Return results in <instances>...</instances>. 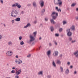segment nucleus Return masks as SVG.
Returning <instances> with one entry per match:
<instances>
[{
    "mask_svg": "<svg viewBox=\"0 0 78 78\" xmlns=\"http://www.w3.org/2000/svg\"><path fill=\"white\" fill-rule=\"evenodd\" d=\"M54 3L55 5L61 6L62 5V1L61 0H54Z\"/></svg>",
    "mask_w": 78,
    "mask_h": 78,
    "instance_id": "obj_1",
    "label": "nucleus"
},
{
    "mask_svg": "<svg viewBox=\"0 0 78 78\" xmlns=\"http://www.w3.org/2000/svg\"><path fill=\"white\" fill-rule=\"evenodd\" d=\"M18 14V12L16 10H13L11 12V16L13 17H16Z\"/></svg>",
    "mask_w": 78,
    "mask_h": 78,
    "instance_id": "obj_2",
    "label": "nucleus"
},
{
    "mask_svg": "<svg viewBox=\"0 0 78 78\" xmlns=\"http://www.w3.org/2000/svg\"><path fill=\"white\" fill-rule=\"evenodd\" d=\"M66 31L67 32V35L68 36L70 37L72 36V32L70 31V28H68L66 30Z\"/></svg>",
    "mask_w": 78,
    "mask_h": 78,
    "instance_id": "obj_3",
    "label": "nucleus"
},
{
    "mask_svg": "<svg viewBox=\"0 0 78 78\" xmlns=\"http://www.w3.org/2000/svg\"><path fill=\"white\" fill-rule=\"evenodd\" d=\"M41 7H42L44 6V1L43 0H40L39 2Z\"/></svg>",
    "mask_w": 78,
    "mask_h": 78,
    "instance_id": "obj_4",
    "label": "nucleus"
},
{
    "mask_svg": "<svg viewBox=\"0 0 78 78\" xmlns=\"http://www.w3.org/2000/svg\"><path fill=\"white\" fill-rule=\"evenodd\" d=\"M30 42H33V41H35V38H34V37L30 35Z\"/></svg>",
    "mask_w": 78,
    "mask_h": 78,
    "instance_id": "obj_5",
    "label": "nucleus"
},
{
    "mask_svg": "<svg viewBox=\"0 0 78 78\" xmlns=\"http://www.w3.org/2000/svg\"><path fill=\"white\" fill-rule=\"evenodd\" d=\"M15 62L17 63V64H20L22 63V61L19 59L16 60Z\"/></svg>",
    "mask_w": 78,
    "mask_h": 78,
    "instance_id": "obj_6",
    "label": "nucleus"
},
{
    "mask_svg": "<svg viewBox=\"0 0 78 78\" xmlns=\"http://www.w3.org/2000/svg\"><path fill=\"white\" fill-rule=\"evenodd\" d=\"M6 54L8 56H12V51H8L7 52Z\"/></svg>",
    "mask_w": 78,
    "mask_h": 78,
    "instance_id": "obj_7",
    "label": "nucleus"
},
{
    "mask_svg": "<svg viewBox=\"0 0 78 78\" xmlns=\"http://www.w3.org/2000/svg\"><path fill=\"white\" fill-rule=\"evenodd\" d=\"M59 52L57 51H54L53 55L54 56H58Z\"/></svg>",
    "mask_w": 78,
    "mask_h": 78,
    "instance_id": "obj_8",
    "label": "nucleus"
},
{
    "mask_svg": "<svg viewBox=\"0 0 78 78\" xmlns=\"http://www.w3.org/2000/svg\"><path fill=\"white\" fill-rule=\"evenodd\" d=\"M47 55L49 58H50V55H51V51L49 50L47 52Z\"/></svg>",
    "mask_w": 78,
    "mask_h": 78,
    "instance_id": "obj_9",
    "label": "nucleus"
},
{
    "mask_svg": "<svg viewBox=\"0 0 78 78\" xmlns=\"http://www.w3.org/2000/svg\"><path fill=\"white\" fill-rule=\"evenodd\" d=\"M71 30H72V31H75V27L74 25H73L70 28Z\"/></svg>",
    "mask_w": 78,
    "mask_h": 78,
    "instance_id": "obj_10",
    "label": "nucleus"
},
{
    "mask_svg": "<svg viewBox=\"0 0 78 78\" xmlns=\"http://www.w3.org/2000/svg\"><path fill=\"white\" fill-rule=\"evenodd\" d=\"M19 71H16V74L17 75H19L20 73L21 72V69H20L19 70Z\"/></svg>",
    "mask_w": 78,
    "mask_h": 78,
    "instance_id": "obj_11",
    "label": "nucleus"
},
{
    "mask_svg": "<svg viewBox=\"0 0 78 78\" xmlns=\"http://www.w3.org/2000/svg\"><path fill=\"white\" fill-rule=\"evenodd\" d=\"M33 6L34 7H37V5L36 4V2L34 1L33 2Z\"/></svg>",
    "mask_w": 78,
    "mask_h": 78,
    "instance_id": "obj_12",
    "label": "nucleus"
},
{
    "mask_svg": "<svg viewBox=\"0 0 78 78\" xmlns=\"http://www.w3.org/2000/svg\"><path fill=\"white\" fill-rule=\"evenodd\" d=\"M56 63L57 64H59V65H60V64H61V61L60 60H57Z\"/></svg>",
    "mask_w": 78,
    "mask_h": 78,
    "instance_id": "obj_13",
    "label": "nucleus"
},
{
    "mask_svg": "<svg viewBox=\"0 0 78 78\" xmlns=\"http://www.w3.org/2000/svg\"><path fill=\"white\" fill-rule=\"evenodd\" d=\"M55 9L58 12H59V11L60 12H61V9H58V7H55Z\"/></svg>",
    "mask_w": 78,
    "mask_h": 78,
    "instance_id": "obj_14",
    "label": "nucleus"
},
{
    "mask_svg": "<svg viewBox=\"0 0 78 78\" xmlns=\"http://www.w3.org/2000/svg\"><path fill=\"white\" fill-rule=\"evenodd\" d=\"M52 64L53 67H56V63H55V61H53L52 62Z\"/></svg>",
    "mask_w": 78,
    "mask_h": 78,
    "instance_id": "obj_15",
    "label": "nucleus"
},
{
    "mask_svg": "<svg viewBox=\"0 0 78 78\" xmlns=\"http://www.w3.org/2000/svg\"><path fill=\"white\" fill-rule=\"evenodd\" d=\"M50 21L52 24H55V23H55V21H54V20L53 19H51L50 20Z\"/></svg>",
    "mask_w": 78,
    "mask_h": 78,
    "instance_id": "obj_16",
    "label": "nucleus"
},
{
    "mask_svg": "<svg viewBox=\"0 0 78 78\" xmlns=\"http://www.w3.org/2000/svg\"><path fill=\"white\" fill-rule=\"evenodd\" d=\"M51 31V32H53L54 30V28H53V27L51 26L50 27Z\"/></svg>",
    "mask_w": 78,
    "mask_h": 78,
    "instance_id": "obj_17",
    "label": "nucleus"
},
{
    "mask_svg": "<svg viewBox=\"0 0 78 78\" xmlns=\"http://www.w3.org/2000/svg\"><path fill=\"white\" fill-rule=\"evenodd\" d=\"M69 73V70L68 69H67L65 72L66 74H68Z\"/></svg>",
    "mask_w": 78,
    "mask_h": 78,
    "instance_id": "obj_18",
    "label": "nucleus"
},
{
    "mask_svg": "<svg viewBox=\"0 0 78 78\" xmlns=\"http://www.w3.org/2000/svg\"><path fill=\"white\" fill-rule=\"evenodd\" d=\"M16 21H17V22H19L20 21V18H17L15 19Z\"/></svg>",
    "mask_w": 78,
    "mask_h": 78,
    "instance_id": "obj_19",
    "label": "nucleus"
},
{
    "mask_svg": "<svg viewBox=\"0 0 78 78\" xmlns=\"http://www.w3.org/2000/svg\"><path fill=\"white\" fill-rule=\"evenodd\" d=\"M53 42H54V44H55V45H58V43H57L56 41L55 40H54L53 41Z\"/></svg>",
    "mask_w": 78,
    "mask_h": 78,
    "instance_id": "obj_20",
    "label": "nucleus"
},
{
    "mask_svg": "<svg viewBox=\"0 0 78 78\" xmlns=\"http://www.w3.org/2000/svg\"><path fill=\"white\" fill-rule=\"evenodd\" d=\"M17 5H19V3H15L12 5V6L16 7V6H17Z\"/></svg>",
    "mask_w": 78,
    "mask_h": 78,
    "instance_id": "obj_21",
    "label": "nucleus"
},
{
    "mask_svg": "<svg viewBox=\"0 0 78 78\" xmlns=\"http://www.w3.org/2000/svg\"><path fill=\"white\" fill-rule=\"evenodd\" d=\"M33 34H34V37H36V34H37V32L35 31V32H34L33 33Z\"/></svg>",
    "mask_w": 78,
    "mask_h": 78,
    "instance_id": "obj_22",
    "label": "nucleus"
},
{
    "mask_svg": "<svg viewBox=\"0 0 78 78\" xmlns=\"http://www.w3.org/2000/svg\"><path fill=\"white\" fill-rule=\"evenodd\" d=\"M61 70V72L63 73L64 72V70H63V68L61 66L60 68Z\"/></svg>",
    "mask_w": 78,
    "mask_h": 78,
    "instance_id": "obj_23",
    "label": "nucleus"
},
{
    "mask_svg": "<svg viewBox=\"0 0 78 78\" xmlns=\"http://www.w3.org/2000/svg\"><path fill=\"white\" fill-rule=\"evenodd\" d=\"M56 16H52V19H53V20H56Z\"/></svg>",
    "mask_w": 78,
    "mask_h": 78,
    "instance_id": "obj_24",
    "label": "nucleus"
},
{
    "mask_svg": "<svg viewBox=\"0 0 78 78\" xmlns=\"http://www.w3.org/2000/svg\"><path fill=\"white\" fill-rule=\"evenodd\" d=\"M45 9H43L42 10L41 12H42V13H44V12H45Z\"/></svg>",
    "mask_w": 78,
    "mask_h": 78,
    "instance_id": "obj_25",
    "label": "nucleus"
},
{
    "mask_svg": "<svg viewBox=\"0 0 78 78\" xmlns=\"http://www.w3.org/2000/svg\"><path fill=\"white\" fill-rule=\"evenodd\" d=\"M43 74V72L42 71H41L38 73V75H42Z\"/></svg>",
    "mask_w": 78,
    "mask_h": 78,
    "instance_id": "obj_26",
    "label": "nucleus"
},
{
    "mask_svg": "<svg viewBox=\"0 0 78 78\" xmlns=\"http://www.w3.org/2000/svg\"><path fill=\"white\" fill-rule=\"evenodd\" d=\"M29 25H30V23H28L27 24L26 26L24 27L23 28H27V27H28V26H29Z\"/></svg>",
    "mask_w": 78,
    "mask_h": 78,
    "instance_id": "obj_27",
    "label": "nucleus"
},
{
    "mask_svg": "<svg viewBox=\"0 0 78 78\" xmlns=\"http://www.w3.org/2000/svg\"><path fill=\"white\" fill-rule=\"evenodd\" d=\"M17 6L18 8H19V9L21 8V5H20V4H17Z\"/></svg>",
    "mask_w": 78,
    "mask_h": 78,
    "instance_id": "obj_28",
    "label": "nucleus"
},
{
    "mask_svg": "<svg viewBox=\"0 0 78 78\" xmlns=\"http://www.w3.org/2000/svg\"><path fill=\"white\" fill-rule=\"evenodd\" d=\"M76 5V4L75 3H73L71 5V6H72V7H74Z\"/></svg>",
    "mask_w": 78,
    "mask_h": 78,
    "instance_id": "obj_29",
    "label": "nucleus"
},
{
    "mask_svg": "<svg viewBox=\"0 0 78 78\" xmlns=\"http://www.w3.org/2000/svg\"><path fill=\"white\" fill-rule=\"evenodd\" d=\"M76 42V40H74V41L72 40L71 41V43H72V44L75 43V42Z\"/></svg>",
    "mask_w": 78,
    "mask_h": 78,
    "instance_id": "obj_30",
    "label": "nucleus"
},
{
    "mask_svg": "<svg viewBox=\"0 0 78 78\" xmlns=\"http://www.w3.org/2000/svg\"><path fill=\"white\" fill-rule=\"evenodd\" d=\"M66 23H67V22H66V21H64L63 22V25H65V24H66Z\"/></svg>",
    "mask_w": 78,
    "mask_h": 78,
    "instance_id": "obj_31",
    "label": "nucleus"
},
{
    "mask_svg": "<svg viewBox=\"0 0 78 78\" xmlns=\"http://www.w3.org/2000/svg\"><path fill=\"white\" fill-rule=\"evenodd\" d=\"M62 30H63V29H62V28H60L59 29V32H61Z\"/></svg>",
    "mask_w": 78,
    "mask_h": 78,
    "instance_id": "obj_32",
    "label": "nucleus"
},
{
    "mask_svg": "<svg viewBox=\"0 0 78 78\" xmlns=\"http://www.w3.org/2000/svg\"><path fill=\"white\" fill-rule=\"evenodd\" d=\"M47 78H51V76L50 75H48L47 76Z\"/></svg>",
    "mask_w": 78,
    "mask_h": 78,
    "instance_id": "obj_33",
    "label": "nucleus"
},
{
    "mask_svg": "<svg viewBox=\"0 0 78 78\" xmlns=\"http://www.w3.org/2000/svg\"><path fill=\"white\" fill-rule=\"evenodd\" d=\"M20 45H23L24 44V42H23V41H21L20 42Z\"/></svg>",
    "mask_w": 78,
    "mask_h": 78,
    "instance_id": "obj_34",
    "label": "nucleus"
},
{
    "mask_svg": "<svg viewBox=\"0 0 78 78\" xmlns=\"http://www.w3.org/2000/svg\"><path fill=\"white\" fill-rule=\"evenodd\" d=\"M69 41H72V37H69Z\"/></svg>",
    "mask_w": 78,
    "mask_h": 78,
    "instance_id": "obj_35",
    "label": "nucleus"
},
{
    "mask_svg": "<svg viewBox=\"0 0 78 78\" xmlns=\"http://www.w3.org/2000/svg\"><path fill=\"white\" fill-rule=\"evenodd\" d=\"M8 44L9 45H11L12 44V42L11 41H9L8 42Z\"/></svg>",
    "mask_w": 78,
    "mask_h": 78,
    "instance_id": "obj_36",
    "label": "nucleus"
},
{
    "mask_svg": "<svg viewBox=\"0 0 78 78\" xmlns=\"http://www.w3.org/2000/svg\"><path fill=\"white\" fill-rule=\"evenodd\" d=\"M55 14H56V12H52V14L51 15V16H52V15H55Z\"/></svg>",
    "mask_w": 78,
    "mask_h": 78,
    "instance_id": "obj_37",
    "label": "nucleus"
},
{
    "mask_svg": "<svg viewBox=\"0 0 78 78\" xmlns=\"http://www.w3.org/2000/svg\"><path fill=\"white\" fill-rule=\"evenodd\" d=\"M37 22V20H35L34 23V24H36Z\"/></svg>",
    "mask_w": 78,
    "mask_h": 78,
    "instance_id": "obj_38",
    "label": "nucleus"
},
{
    "mask_svg": "<svg viewBox=\"0 0 78 78\" xmlns=\"http://www.w3.org/2000/svg\"><path fill=\"white\" fill-rule=\"evenodd\" d=\"M15 72H16V71L14 70H12L11 71V73H15Z\"/></svg>",
    "mask_w": 78,
    "mask_h": 78,
    "instance_id": "obj_39",
    "label": "nucleus"
},
{
    "mask_svg": "<svg viewBox=\"0 0 78 78\" xmlns=\"http://www.w3.org/2000/svg\"><path fill=\"white\" fill-rule=\"evenodd\" d=\"M19 40H22V37L20 36V37H19Z\"/></svg>",
    "mask_w": 78,
    "mask_h": 78,
    "instance_id": "obj_40",
    "label": "nucleus"
},
{
    "mask_svg": "<svg viewBox=\"0 0 78 78\" xmlns=\"http://www.w3.org/2000/svg\"><path fill=\"white\" fill-rule=\"evenodd\" d=\"M49 45L50 47L51 46H52V44H51V43H49Z\"/></svg>",
    "mask_w": 78,
    "mask_h": 78,
    "instance_id": "obj_41",
    "label": "nucleus"
},
{
    "mask_svg": "<svg viewBox=\"0 0 78 78\" xmlns=\"http://www.w3.org/2000/svg\"><path fill=\"white\" fill-rule=\"evenodd\" d=\"M55 36H57V37H58V36H59V35L58 34H55Z\"/></svg>",
    "mask_w": 78,
    "mask_h": 78,
    "instance_id": "obj_42",
    "label": "nucleus"
},
{
    "mask_svg": "<svg viewBox=\"0 0 78 78\" xmlns=\"http://www.w3.org/2000/svg\"><path fill=\"white\" fill-rule=\"evenodd\" d=\"M76 20H77L78 21V16H76Z\"/></svg>",
    "mask_w": 78,
    "mask_h": 78,
    "instance_id": "obj_43",
    "label": "nucleus"
},
{
    "mask_svg": "<svg viewBox=\"0 0 78 78\" xmlns=\"http://www.w3.org/2000/svg\"><path fill=\"white\" fill-rule=\"evenodd\" d=\"M45 20L46 22L48 21V18H45Z\"/></svg>",
    "mask_w": 78,
    "mask_h": 78,
    "instance_id": "obj_44",
    "label": "nucleus"
},
{
    "mask_svg": "<svg viewBox=\"0 0 78 78\" xmlns=\"http://www.w3.org/2000/svg\"><path fill=\"white\" fill-rule=\"evenodd\" d=\"M77 73V72L76 71H75L74 72V74H76Z\"/></svg>",
    "mask_w": 78,
    "mask_h": 78,
    "instance_id": "obj_45",
    "label": "nucleus"
},
{
    "mask_svg": "<svg viewBox=\"0 0 78 78\" xmlns=\"http://www.w3.org/2000/svg\"><path fill=\"white\" fill-rule=\"evenodd\" d=\"M27 43H30V40H27Z\"/></svg>",
    "mask_w": 78,
    "mask_h": 78,
    "instance_id": "obj_46",
    "label": "nucleus"
},
{
    "mask_svg": "<svg viewBox=\"0 0 78 78\" xmlns=\"http://www.w3.org/2000/svg\"><path fill=\"white\" fill-rule=\"evenodd\" d=\"M0 2H1V3H3V0H0Z\"/></svg>",
    "mask_w": 78,
    "mask_h": 78,
    "instance_id": "obj_47",
    "label": "nucleus"
},
{
    "mask_svg": "<svg viewBox=\"0 0 78 78\" xmlns=\"http://www.w3.org/2000/svg\"><path fill=\"white\" fill-rule=\"evenodd\" d=\"M55 14L56 15V16H58V13H55Z\"/></svg>",
    "mask_w": 78,
    "mask_h": 78,
    "instance_id": "obj_48",
    "label": "nucleus"
},
{
    "mask_svg": "<svg viewBox=\"0 0 78 78\" xmlns=\"http://www.w3.org/2000/svg\"><path fill=\"white\" fill-rule=\"evenodd\" d=\"M67 64L68 65H69V64H70V62H68L67 63Z\"/></svg>",
    "mask_w": 78,
    "mask_h": 78,
    "instance_id": "obj_49",
    "label": "nucleus"
},
{
    "mask_svg": "<svg viewBox=\"0 0 78 78\" xmlns=\"http://www.w3.org/2000/svg\"><path fill=\"white\" fill-rule=\"evenodd\" d=\"M70 69H73V66L72 65L70 66Z\"/></svg>",
    "mask_w": 78,
    "mask_h": 78,
    "instance_id": "obj_50",
    "label": "nucleus"
},
{
    "mask_svg": "<svg viewBox=\"0 0 78 78\" xmlns=\"http://www.w3.org/2000/svg\"><path fill=\"white\" fill-rule=\"evenodd\" d=\"M60 57L61 58H62V54H61L60 55Z\"/></svg>",
    "mask_w": 78,
    "mask_h": 78,
    "instance_id": "obj_51",
    "label": "nucleus"
},
{
    "mask_svg": "<svg viewBox=\"0 0 78 78\" xmlns=\"http://www.w3.org/2000/svg\"><path fill=\"white\" fill-rule=\"evenodd\" d=\"M16 58H19V56L18 55H16Z\"/></svg>",
    "mask_w": 78,
    "mask_h": 78,
    "instance_id": "obj_52",
    "label": "nucleus"
},
{
    "mask_svg": "<svg viewBox=\"0 0 78 78\" xmlns=\"http://www.w3.org/2000/svg\"><path fill=\"white\" fill-rule=\"evenodd\" d=\"M27 58H30V54L27 55Z\"/></svg>",
    "mask_w": 78,
    "mask_h": 78,
    "instance_id": "obj_53",
    "label": "nucleus"
},
{
    "mask_svg": "<svg viewBox=\"0 0 78 78\" xmlns=\"http://www.w3.org/2000/svg\"><path fill=\"white\" fill-rule=\"evenodd\" d=\"M2 39V36L1 35H0V39Z\"/></svg>",
    "mask_w": 78,
    "mask_h": 78,
    "instance_id": "obj_54",
    "label": "nucleus"
},
{
    "mask_svg": "<svg viewBox=\"0 0 78 78\" xmlns=\"http://www.w3.org/2000/svg\"><path fill=\"white\" fill-rule=\"evenodd\" d=\"M16 69V68H15V67H13L12 68V69Z\"/></svg>",
    "mask_w": 78,
    "mask_h": 78,
    "instance_id": "obj_55",
    "label": "nucleus"
},
{
    "mask_svg": "<svg viewBox=\"0 0 78 78\" xmlns=\"http://www.w3.org/2000/svg\"><path fill=\"white\" fill-rule=\"evenodd\" d=\"M76 11H78V8H76Z\"/></svg>",
    "mask_w": 78,
    "mask_h": 78,
    "instance_id": "obj_56",
    "label": "nucleus"
},
{
    "mask_svg": "<svg viewBox=\"0 0 78 78\" xmlns=\"http://www.w3.org/2000/svg\"><path fill=\"white\" fill-rule=\"evenodd\" d=\"M41 39L42 38H41V37H40L39 38V40H41Z\"/></svg>",
    "mask_w": 78,
    "mask_h": 78,
    "instance_id": "obj_57",
    "label": "nucleus"
},
{
    "mask_svg": "<svg viewBox=\"0 0 78 78\" xmlns=\"http://www.w3.org/2000/svg\"><path fill=\"white\" fill-rule=\"evenodd\" d=\"M12 23H14V20H12Z\"/></svg>",
    "mask_w": 78,
    "mask_h": 78,
    "instance_id": "obj_58",
    "label": "nucleus"
},
{
    "mask_svg": "<svg viewBox=\"0 0 78 78\" xmlns=\"http://www.w3.org/2000/svg\"><path fill=\"white\" fill-rule=\"evenodd\" d=\"M61 37H63V35H61Z\"/></svg>",
    "mask_w": 78,
    "mask_h": 78,
    "instance_id": "obj_59",
    "label": "nucleus"
},
{
    "mask_svg": "<svg viewBox=\"0 0 78 78\" xmlns=\"http://www.w3.org/2000/svg\"><path fill=\"white\" fill-rule=\"evenodd\" d=\"M41 48V46H40V47H39V50H40V48Z\"/></svg>",
    "mask_w": 78,
    "mask_h": 78,
    "instance_id": "obj_60",
    "label": "nucleus"
},
{
    "mask_svg": "<svg viewBox=\"0 0 78 78\" xmlns=\"http://www.w3.org/2000/svg\"><path fill=\"white\" fill-rule=\"evenodd\" d=\"M40 26H42V23L40 24Z\"/></svg>",
    "mask_w": 78,
    "mask_h": 78,
    "instance_id": "obj_61",
    "label": "nucleus"
},
{
    "mask_svg": "<svg viewBox=\"0 0 78 78\" xmlns=\"http://www.w3.org/2000/svg\"><path fill=\"white\" fill-rule=\"evenodd\" d=\"M21 14H23V11H22V12H21Z\"/></svg>",
    "mask_w": 78,
    "mask_h": 78,
    "instance_id": "obj_62",
    "label": "nucleus"
},
{
    "mask_svg": "<svg viewBox=\"0 0 78 78\" xmlns=\"http://www.w3.org/2000/svg\"><path fill=\"white\" fill-rule=\"evenodd\" d=\"M4 27H6V25H5V24H4Z\"/></svg>",
    "mask_w": 78,
    "mask_h": 78,
    "instance_id": "obj_63",
    "label": "nucleus"
},
{
    "mask_svg": "<svg viewBox=\"0 0 78 78\" xmlns=\"http://www.w3.org/2000/svg\"><path fill=\"white\" fill-rule=\"evenodd\" d=\"M32 45H33V44H34V42L32 43Z\"/></svg>",
    "mask_w": 78,
    "mask_h": 78,
    "instance_id": "obj_64",
    "label": "nucleus"
}]
</instances>
